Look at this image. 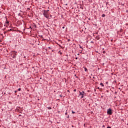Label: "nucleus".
Listing matches in <instances>:
<instances>
[{"label":"nucleus","mask_w":128,"mask_h":128,"mask_svg":"<svg viewBox=\"0 0 128 128\" xmlns=\"http://www.w3.org/2000/svg\"><path fill=\"white\" fill-rule=\"evenodd\" d=\"M43 16H44V18H50V14L47 11H46V10L44 11Z\"/></svg>","instance_id":"obj_1"},{"label":"nucleus","mask_w":128,"mask_h":128,"mask_svg":"<svg viewBox=\"0 0 128 128\" xmlns=\"http://www.w3.org/2000/svg\"><path fill=\"white\" fill-rule=\"evenodd\" d=\"M11 56L12 58H16V52L14 51L12 54Z\"/></svg>","instance_id":"obj_2"},{"label":"nucleus","mask_w":128,"mask_h":128,"mask_svg":"<svg viewBox=\"0 0 128 128\" xmlns=\"http://www.w3.org/2000/svg\"><path fill=\"white\" fill-rule=\"evenodd\" d=\"M107 114H110V116H112V110L110 108H108L107 110Z\"/></svg>","instance_id":"obj_3"},{"label":"nucleus","mask_w":128,"mask_h":128,"mask_svg":"<svg viewBox=\"0 0 128 128\" xmlns=\"http://www.w3.org/2000/svg\"><path fill=\"white\" fill-rule=\"evenodd\" d=\"M86 94V93L84 91H82V92H80V96H84Z\"/></svg>","instance_id":"obj_4"},{"label":"nucleus","mask_w":128,"mask_h":128,"mask_svg":"<svg viewBox=\"0 0 128 128\" xmlns=\"http://www.w3.org/2000/svg\"><path fill=\"white\" fill-rule=\"evenodd\" d=\"M100 86H104V84H102V83H100Z\"/></svg>","instance_id":"obj_5"},{"label":"nucleus","mask_w":128,"mask_h":128,"mask_svg":"<svg viewBox=\"0 0 128 128\" xmlns=\"http://www.w3.org/2000/svg\"><path fill=\"white\" fill-rule=\"evenodd\" d=\"M48 110H52V107L49 106L48 108Z\"/></svg>","instance_id":"obj_6"},{"label":"nucleus","mask_w":128,"mask_h":128,"mask_svg":"<svg viewBox=\"0 0 128 128\" xmlns=\"http://www.w3.org/2000/svg\"><path fill=\"white\" fill-rule=\"evenodd\" d=\"M106 16V15L104 14H103L102 15V18H104Z\"/></svg>","instance_id":"obj_7"},{"label":"nucleus","mask_w":128,"mask_h":128,"mask_svg":"<svg viewBox=\"0 0 128 128\" xmlns=\"http://www.w3.org/2000/svg\"><path fill=\"white\" fill-rule=\"evenodd\" d=\"M85 72H88V69L86 68H84Z\"/></svg>","instance_id":"obj_8"},{"label":"nucleus","mask_w":128,"mask_h":128,"mask_svg":"<svg viewBox=\"0 0 128 128\" xmlns=\"http://www.w3.org/2000/svg\"><path fill=\"white\" fill-rule=\"evenodd\" d=\"M12 29H10V30H8V32H12Z\"/></svg>","instance_id":"obj_9"},{"label":"nucleus","mask_w":128,"mask_h":128,"mask_svg":"<svg viewBox=\"0 0 128 128\" xmlns=\"http://www.w3.org/2000/svg\"><path fill=\"white\" fill-rule=\"evenodd\" d=\"M21 88H19L18 89V90L20 92V91L21 90Z\"/></svg>","instance_id":"obj_10"},{"label":"nucleus","mask_w":128,"mask_h":128,"mask_svg":"<svg viewBox=\"0 0 128 128\" xmlns=\"http://www.w3.org/2000/svg\"><path fill=\"white\" fill-rule=\"evenodd\" d=\"M82 96H81V98H84V95H81Z\"/></svg>","instance_id":"obj_11"},{"label":"nucleus","mask_w":128,"mask_h":128,"mask_svg":"<svg viewBox=\"0 0 128 128\" xmlns=\"http://www.w3.org/2000/svg\"><path fill=\"white\" fill-rule=\"evenodd\" d=\"M72 114H76V112L72 110Z\"/></svg>","instance_id":"obj_12"},{"label":"nucleus","mask_w":128,"mask_h":128,"mask_svg":"<svg viewBox=\"0 0 128 128\" xmlns=\"http://www.w3.org/2000/svg\"><path fill=\"white\" fill-rule=\"evenodd\" d=\"M102 53H103V54H106V51H104V50L103 51V52H102Z\"/></svg>","instance_id":"obj_13"},{"label":"nucleus","mask_w":128,"mask_h":128,"mask_svg":"<svg viewBox=\"0 0 128 128\" xmlns=\"http://www.w3.org/2000/svg\"><path fill=\"white\" fill-rule=\"evenodd\" d=\"M46 12H50V10H46Z\"/></svg>","instance_id":"obj_14"},{"label":"nucleus","mask_w":128,"mask_h":128,"mask_svg":"<svg viewBox=\"0 0 128 128\" xmlns=\"http://www.w3.org/2000/svg\"><path fill=\"white\" fill-rule=\"evenodd\" d=\"M74 92H76V89H74Z\"/></svg>","instance_id":"obj_15"},{"label":"nucleus","mask_w":128,"mask_h":128,"mask_svg":"<svg viewBox=\"0 0 128 128\" xmlns=\"http://www.w3.org/2000/svg\"><path fill=\"white\" fill-rule=\"evenodd\" d=\"M68 118H70V116H67Z\"/></svg>","instance_id":"obj_16"},{"label":"nucleus","mask_w":128,"mask_h":128,"mask_svg":"<svg viewBox=\"0 0 128 128\" xmlns=\"http://www.w3.org/2000/svg\"><path fill=\"white\" fill-rule=\"evenodd\" d=\"M68 42H70V39H68Z\"/></svg>","instance_id":"obj_17"},{"label":"nucleus","mask_w":128,"mask_h":128,"mask_svg":"<svg viewBox=\"0 0 128 128\" xmlns=\"http://www.w3.org/2000/svg\"><path fill=\"white\" fill-rule=\"evenodd\" d=\"M65 114H66V116H67L68 112H66V113H65Z\"/></svg>","instance_id":"obj_18"},{"label":"nucleus","mask_w":128,"mask_h":128,"mask_svg":"<svg viewBox=\"0 0 128 128\" xmlns=\"http://www.w3.org/2000/svg\"><path fill=\"white\" fill-rule=\"evenodd\" d=\"M9 22H6V24H9Z\"/></svg>","instance_id":"obj_19"},{"label":"nucleus","mask_w":128,"mask_h":128,"mask_svg":"<svg viewBox=\"0 0 128 128\" xmlns=\"http://www.w3.org/2000/svg\"><path fill=\"white\" fill-rule=\"evenodd\" d=\"M82 48V46H80V48Z\"/></svg>","instance_id":"obj_20"},{"label":"nucleus","mask_w":128,"mask_h":128,"mask_svg":"<svg viewBox=\"0 0 128 128\" xmlns=\"http://www.w3.org/2000/svg\"><path fill=\"white\" fill-rule=\"evenodd\" d=\"M60 98H62V95H60Z\"/></svg>","instance_id":"obj_21"},{"label":"nucleus","mask_w":128,"mask_h":128,"mask_svg":"<svg viewBox=\"0 0 128 128\" xmlns=\"http://www.w3.org/2000/svg\"><path fill=\"white\" fill-rule=\"evenodd\" d=\"M32 28V26H30V28Z\"/></svg>","instance_id":"obj_22"},{"label":"nucleus","mask_w":128,"mask_h":128,"mask_svg":"<svg viewBox=\"0 0 128 128\" xmlns=\"http://www.w3.org/2000/svg\"><path fill=\"white\" fill-rule=\"evenodd\" d=\"M17 92H18V91H15V92H14L15 94Z\"/></svg>","instance_id":"obj_23"},{"label":"nucleus","mask_w":128,"mask_h":128,"mask_svg":"<svg viewBox=\"0 0 128 128\" xmlns=\"http://www.w3.org/2000/svg\"><path fill=\"white\" fill-rule=\"evenodd\" d=\"M2 28V26L1 25H0V28Z\"/></svg>","instance_id":"obj_24"},{"label":"nucleus","mask_w":128,"mask_h":128,"mask_svg":"<svg viewBox=\"0 0 128 128\" xmlns=\"http://www.w3.org/2000/svg\"><path fill=\"white\" fill-rule=\"evenodd\" d=\"M97 40H100V38H97Z\"/></svg>","instance_id":"obj_25"},{"label":"nucleus","mask_w":128,"mask_h":128,"mask_svg":"<svg viewBox=\"0 0 128 128\" xmlns=\"http://www.w3.org/2000/svg\"><path fill=\"white\" fill-rule=\"evenodd\" d=\"M76 60H78V58H76Z\"/></svg>","instance_id":"obj_26"},{"label":"nucleus","mask_w":128,"mask_h":128,"mask_svg":"<svg viewBox=\"0 0 128 128\" xmlns=\"http://www.w3.org/2000/svg\"><path fill=\"white\" fill-rule=\"evenodd\" d=\"M52 16L50 15V18H52Z\"/></svg>","instance_id":"obj_27"},{"label":"nucleus","mask_w":128,"mask_h":128,"mask_svg":"<svg viewBox=\"0 0 128 128\" xmlns=\"http://www.w3.org/2000/svg\"><path fill=\"white\" fill-rule=\"evenodd\" d=\"M28 10H30V8H28Z\"/></svg>","instance_id":"obj_28"}]
</instances>
